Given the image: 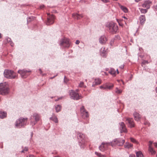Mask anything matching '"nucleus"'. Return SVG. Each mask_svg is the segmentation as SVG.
I'll return each mask as SVG.
<instances>
[{"mask_svg":"<svg viewBox=\"0 0 157 157\" xmlns=\"http://www.w3.org/2000/svg\"><path fill=\"white\" fill-rule=\"evenodd\" d=\"M108 31L112 34H115L117 32L118 27L117 24L113 22L107 23L105 25Z\"/></svg>","mask_w":157,"mask_h":157,"instance_id":"obj_1","label":"nucleus"},{"mask_svg":"<svg viewBox=\"0 0 157 157\" xmlns=\"http://www.w3.org/2000/svg\"><path fill=\"white\" fill-rule=\"evenodd\" d=\"M77 138L78 143L80 148L84 149L86 146V137L84 134L80 132H78Z\"/></svg>","mask_w":157,"mask_h":157,"instance_id":"obj_2","label":"nucleus"},{"mask_svg":"<svg viewBox=\"0 0 157 157\" xmlns=\"http://www.w3.org/2000/svg\"><path fill=\"white\" fill-rule=\"evenodd\" d=\"M28 121L27 118L21 117L17 119L15 124V127L18 128H24L27 125Z\"/></svg>","mask_w":157,"mask_h":157,"instance_id":"obj_3","label":"nucleus"},{"mask_svg":"<svg viewBox=\"0 0 157 157\" xmlns=\"http://www.w3.org/2000/svg\"><path fill=\"white\" fill-rule=\"evenodd\" d=\"M58 44L60 48L62 49L68 48L71 45L70 40L66 37L60 39Z\"/></svg>","mask_w":157,"mask_h":157,"instance_id":"obj_4","label":"nucleus"},{"mask_svg":"<svg viewBox=\"0 0 157 157\" xmlns=\"http://www.w3.org/2000/svg\"><path fill=\"white\" fill-rule=\"evenodd\" d=\"M9 88L8 84L6 82L0 83V94L6 95L8 94Z\"/></svg>","mask_w":157,"mask_h":157,"instance_id":"obj_5","label":"nucleus"},{"mask_svg":"<svg viewBox=\"0 0 157 157\" xmlns=\"http://www.w3.org/2000/svg\"><path fill=\"white\" fill-rule=\"evenodd\" d=\"M40 118V115L37 113H34L29 118L30 121V124L33 126L38 121Z\"/></svg>","mask_w":157,"mask_h":157,"instance_id":"obj_6","label":"nucleus"},{"mask_svg":"<svg viewBox=\"0 0 157 157\" xmlns=\"http://www.w3.org/2000/svg\"><path fill=\"white\" fill-rule=\"evenodd\" d=\"M4 76L8 79H14L17 77V74L13 71L5 69L4 72Z\"/></svg>","mask_w":157,"mask_h":157,"instance_id":"obj_7","label":"nucleus"},{"mask_svg":"<svg viewBox=\"0 0 157 157\" xmlns=\"http://www.w3.org/2000/svg\"><path fill=\"white\" fill-rule=\"evenodd\" d=\"M68 93L70 98L75 100H78L82 97L81 95H80L78 93L73 90H69Z\"/></svg>","mask_w":157,"mask_h":157,"instance_id":"obj_8","label":"nucleus"},{"mask_svg":"<svg viewBox=\"0 0 157 157\" xmlns=\"http://www.w3.org/2000/svg\"><path fill=\"white\" fill-rule=\"evenodd\" d=\"M124 142L125 140L124 139L120 138H116L111 141V146L112 147L117 146H121L124 144Z\"/></svg>","mask_w":157,"mask_h":157,"instance_id":"obj_9","label":"nucleus"},{"mask_svg":"<svg viewBox=\"0 0 157 157\" xmlns=\"http://www.w3.org/2000/svg\"><path fill=\"white\" fill-rule=\"evenodd\" d=\"M111 142H103L101 144L99 147V149L101 151L104 152L108 149L109 146H111Z\"/></svg>","mask_w":157,"mask_h":157,"instance_id":"obj_10","label":"nucleus"},{"mask_svg":"<svg viewBox=\"0 0 157 157\" xmlns=\"http://www.w3.org/2000/svg\"><path fill=\"white\" fill-rule=\"evenodd\" d=\"M31 72V70L29 69L26 70L25 69L19 70L17 71V73L20 75L21 77L23 78H27L29 75L28 73Z\"/></svg>","mask_w":157,"mask_h":157,"instance_id":"obj_11","label":"nucleus"},{"mask_svg":"<svg viewBox=\"0 0 157 157\" xmlns=\"http://www.w3.org/2000/svg\"><path fill=\"white\" fill-rule=\"evenodd\" d=\"M80 112L81 117L84 119H86L89 117L88 112L85 109L84 106H82L80 108Z\"/></svg>","mask_w":157,"mask_h":157,"instance_id":"obj_12","label":"nucleus"},{"mask_svg":"<svg viewBox=\"0 0 157 157\" xmlns=\"http://www.w3.org/2000/svg\"><path fill=\"white\" fill-rule=\"evenodd\" d=\"M47 14L48 15V16L47 17L46 25H52L54 23L55 17L52 14L50 15V14L49 13H48Z\"/></svg>","mask_w":157,"mask_h":157,"instance_id":"obj_13","label":"nucleus"},{"mask_svg":"<svg viewBox=\"0 0 157 157\" xmlns=\"http://www.w3.org/2000/svg\"><path fill=\"white\" fill-rule=\"evenodd\" d=\"M119 128L120 130V132L121 133H122L123 132H127V130L124 123L123 122H121L119 123Z\"/></svg>","mask_w":157,"mask_h":157,"instance_id":"obj_14","label":"nucleus"},{"mask_svg":"<svg viewBox=\"0 0 157 157\" xmlns=\"http://www.w3.org/2000/svg\"><path fill=\"white\" fill-rule=\"evenodd\" d=\"M126 121L128 123L129 127L130 128L134 127L135 123L132 118H127L126 119Z\"/></svg>","mask_w":157,"mask_h":157,"instance_id":"obj_15","label":"nucleus"},{"mask_svg":"<svg viewBox=\"0 0 157 157\" xmlns=\"http://www.w3.org/2000/svg\"><path fill=\"white\" fill-rule=\"evenodd\" d=\"M152 2L150 0H147L144 1L143 3L142 4V6L144 8L148 9L150 8Z\"/></svg>","mask_w":157,"mask_h":157,"instance_id":"obj_16","label":"nucleus"},{"mask_svg":"<svg viewBox=\"0 0 157 157\" xmlns=\"http://www.w3.org/2000/svg\"><path fill=\"white\" fill-rule=\"evenodd\" d=\"M107 39L105 35H102L99 39V42L101 44H104L107 41Z\"/></svg>","mask_w":157,"mask_h":157,"instance_id":"obj_17","label":"nucleus"},{"mask_svg":"<svg viewBox=\"0 0 157 157\" xmlns=\"http://www.w3.org/2000/svg\"><path fill=\"white\" fill-rule=\"evenodd\" d=\"M101 80L99 78H96L94 79V81L93 82L92 86L94 87L95 86L99 85L101 83Z\"/></svg>","mask_w":157,"mask_h":157,"instance_id":"obj_18","label":"nucleus"},{"mask_svg":"<svg viewBox=\"0 0 157 157\" xmlns=\"http://www.w3.org/2000/svg\"><path fill=\"white\" fill-rule=\"evenodd\" d=\"M120 37L118 35H116L114 38L112 39L109 42V44L111 46H113L114 42L117 40H119Z\"/></svg>","mask_w":157,"mask_h":157,"instance_id":"obj_19","label":"nucleus"},{"mask_svg":"<svg viewBox=\"0 0 157 157\" xmlns=\"http://www.w3.org/2000/svg\"><path fill=\"white\" fill-rule=\"evenodd\" d=\"M72 16L74 18L78 20L83 17V14H79L77 13H75L72 14Z\"/></svg>","mask_w":157,"mask_h":157,"instance_id":"obj_20","label":"nucleus"},{"mask_svg":"<svg viewBox=\"0 0 157 157\" xmlns=\"http://www.w3.org/2000/svg\"><path fill=\"white\" fill-rule=\"evenodd\" d=\"M50 120H52L56 123H58V120L57 116L54 113H53L52 116L49 118Z\"/></svg>","mask_w":157,"mask_h":157,"instance_id":"obj_21","label":"nucleus"},{"mask_svg":"<svg viewBox=\"0 0 157 157\" xmlns=\"http://www.w3.org/2000/svg\"><path fill=\"white\" fill-rule=\"evenodd\" d=\"M133 115L135 120L137 121H139L140 119V114L136 112H135L133 113Z\"/></svg>","mask_w":157,"mask_h":157,"instance_id":"obj_22","label":"nucleus"},{"mask_svg":"<svg viewBox=\"0 0 157 157\" xmlns=\"http://www.w3.org/2000/svg\"><path fill=\"white\" fill-rule=\"evenodd\" d=\"M7 113L6 112L0 111V118L3 119L7 117Z\"/></svg>","mask_w":157,"mask_h":157,"instance_id":"obj_23","label":"nucleus"},{"mask_svg":"<svg viewBox=\"0 0 157 157\" xmlns=\"http://www.w3.org/2000/svg\"><path fill=\"white\" fill-rule=\"evenodd\" d=\"M101 55L103 57H106V56L107 54L106 53V51L105 50L104 48L102 47L101 49Z\"/></svg>","mask_w":157,"mask_h":157,"instance_id":"obj_24","label":"nucleus"},{"mask_svg":"<svg viewBox=\"0 0 157 157\" xmlns=\"http://www.w3.org/2000/svg\"><path fill=\"white\" fill-rule=\"evenodd\" d=\"M119 6L121 9L124 13H126L128 12V10L126 7L122 6L119 3Z\"/></svg>","mask_w":157,"mask_h":157,"instance_id":"obj_25","label":"nucleus"},{"mask_svg":"<svg viewBox=\"0 0 157 157\" xmlns=\"http://www.w3.org/2000/svg\"><path fill=\"white\" fill-rule=\"evenodd\" d=\"M139 20L141 23H144L146 21L145 16L144 15H142L140 16L139 17Z\"/></svg>","mask_w":157,"mask_h":157,"instance_id":"obj_26","label":"nucleus"},{"mask_svg":"<svg viewBox=\"0 0 157 157\" xmlns=\"http://www.w3.org/2000/svg\"><path fill=\"white\" fill-rule=\"evenodd\" d=\"M109 72L113 76L116 75V71L114 68H111Z\"/></svg>","mask_w":157,"mask_h":157,"instance_id":"obj_27","label":"nucleus"},{"mask_svg":"<svg viewBox=\"0 0 157 157\" xmlns=\"http://www.w3.org/2000/svg\"><path fill=\"white\" fill-rule=\"evenodd\" d=\"M148 150L152 155H154L156 153V151L154 150V148L152 147H151L150 146L148 147Z\"/></svg>","mask_w":157,"mask_h":157,"instance_id":"obj_28","label":"nucleus"},{"mask_svg":"<svg viewBox=\"0 0 157 157\" xmlns=\"http://www.w3.org/2000/svg\"><path fill=\"white\" fill-rule=\"evenodd\" d=\"M55 108L56 109V112L58 113L60 111L62 107L59 105H57L55 106Z\"/></svg>","mask_w":157,"mask_h":157,"instance_id":"obj_29","label":"nucleus"},{"mask_svg":"<svg viewBox=\"0 0 157 157\" xmlns=\"http://www.w3.org/2000/svg\"><path fill=\"white\" fill-rule=\"evenodd\" d=\"M132 146V144L128 142H126L124 145V147L128 149L130 148Z\"/></svg>","mask_w":157,"mask_h":157,"instance_id":"obj_30","label":"nucleus"},{"mask_svg":"<svg viewBox=\"0 0 157 157\" xmlns=\"http://www.w3.org/2000/svg\"><path fill=\"white\" fill-rule=\"evenodd\" d=\"M136 157H143L144 155L141 151H136Z\"/></svg>","mask_w":157,"mask_h":157,"instance_id":"obj_31","label":"nucleus"},{"mask_svg":"<svg viewBox=\"0 0 157 157\" xmlns=\"http://www.w3.org/2000/svg\"><path fill=\"white\" fill-rule=\"evenodd\" d=\"M95 154L96 155L99 157H105L106 155H102L100 153H99L97 151L95 152Z\"/></svg>","mask_w":157,"mask_h":157,"instance_id":"obj_32","label":"nucleus"},{"mask_svg":"<svg viewBox=\"0 0 157 157\" xmlns=\"http://www.w3.org/2000/svg\"><path fill=\"white\" fill-rule=\"evenodd\" d=\"M122 92V90L120 89H119L118 87H116L115 89V93L117 94H121Z\"/></svg>","mask_w":157,"mask_h":157,"instance_id":"obj_33","label":"nucleus"},{"mask_svg":"<svg viewBox=\"0 0 157 157\" xmlns=\"http://www.w3.org/2000/svg\"><path fill=\"white\" fill-rule=\"evenodd\" d=\"M114 85L112 83H107V89L110 90L112 88H113V87Z\"/></svg>","mask_w":157,"mask_h":157,"instance_id":"obj_34","label":"nucleus"},{"mask_svg":"<svg viewBox=\"0 0 157 157\" xmlns=\"http://www.w3.org/2000/svg\"><path fill=\"white\" fill-rule=\"evenodd\" d=\"M34 17L33 16H31L28 17L27 18V22L28 23L29 22H30L32 20H33L34 19Z\"/></svg>","mask_w":157,"mask_h":157,"instance_id":"obj_35","label":"nucleus"},{"mask_svg":"<svg viewBox=\"0 0 157 157\" xmlns=\"http://www.w3.org/2000/svg\"><path fill=\"white\" fill-rule=\"evenodd\" d=\"M28 151V147H23V149L21 151V153H25Z\"/></svg>","mask_w":157,"mask_h":157,"instance_id":"obj_36","label":"nucleus"},{"mask_svg":"<svg viewBox=\"0 0 157 157\" xmlns=\"http://www.w3.org/2000/svg\"><path fill=\"white\" fill-rule=\"evenodd\" d=\"M100 88L101 89H107V83H106L103 85L101 86H100Z\"/></svg>","mask_w":157,"mask_h":157,"instance_id":"obj_37","label":"nucleus"},{"mask_svg":"<svg viewBox=\"0 0 157 157\" xmlns=\"http://www.w3.org/2000/svg\"><path fill=\"white\" fill-rule=\"evenodd\" d=\"M5 42H6V43H9L12 40L10 38L8 37H6L5 38Z\"/></svg>","mask_w":157,"mask_h":157,"instance_id":"obj_38","label":"nucleus"},{"mask_svg":"<svg viewBox=\"0 0 157 157\" xmlns=\"http://www.w3.org/2000/svg\"><path fill=\"white\" fill-rule=\"evenodd\" d=\"M147 9H141L140 10V12L142 13H146L147 11Z\"/></svg>","mask_w":157,"mask_h":157,"instance_id":"obj_39","label":"nucleus"},{"mask_svg":"<svg viewBox=\"0 0 157 157\" xmlns=\"http://www.w3.org/2000/svg\"><path fill=\"white\" fill-rule=\"evenodd\" d=\"M130 141L133 143L137 144H138V142L134 138L131 137L130 138Z\"/></svg>","mask_w":157,"mask_h":157,"instance_id":"obj_40","label":"nucleus"},{"mask_svg":"<svg viewBox=\"0 0 157 157\" xmlns=\"http://www.w3.org/2000/svg\"><path fill=\"white\" fill-rule=\"evenodd\" d=\"M79 86L80 87H84L86 88V86L84 85L83 82H81L79 85Z\"/></svg>","mask_w":157,"mask_h":157,"instance_id":"obj_41","label":"nucleus"},{"mask_svg":"<svg viewBox=\"0 0 157 157\" xmlns=\"http://www.w3.org/2000/svg\"><path fill=\"white\" fill-rule=\"evenodd\" d=\"M148 62L147 60H144L141 63V65L143 67L144 64H148Z\"/></svg>","mask_w":157,"mask_h":157,"instance_id":"obj_42","label":"nucleus"},{"mask_svg":"<svg viewBox=\"0 0 157 157\" xmlns=\"http://www.w3.org/2000/svg\"><path fill=\"white\" fill-rule=\"evenodd\" d=\"M144 124L146 125H147L148 126H150V123L147 121H145L144 123Z\"/></svg>","mask_w":157,"mask_h":157,"instance_id":"obj_43","label":"nucleus"},{"mask_svg":"<svg viewBox=\"0 0 157 157\" xmlns=\"http://www.w3.org/2000/svg\"><path fill=\"white\" fill-rule=\"evenodd\" d=\"M82 122L83 123V124H88L89 122V120H87L86 121H82Z\"/></svg>","mask_w":157,"mask_h":157,"instance_id":"obj_44","label":"nucleus"},{"mask_svg":"<svg viewBox=\"0 0 157 157\" xmlns=\"http://www.w3.org/2000/svg\"><path fill=\"white\" fill-rule=\"evenodd\" d=\"M68 80H68V79L66 78V76H64V80H63L64 82L65 83H67L68 82Z\"/></svg>","mask_w":157,"mask_h":157,"instance_id":"obj_45","label":"nucleus"},{"mask_svg":"<svg viewBox=\"0 0 157 157\" xmlns=\"http://www.w3.org/2000/svg\"><path fill=\"white\" fill-rule=\"evenodd\" d=\"M63 98V96L59 97L57 99H56L55 100V101H59L60 100L62 99Z\"/></svg>","mask_w":157,"mask_h":157,"instance_id":"obj_46","label":"nucleus"},{"mask_svg":"<svg viewBox=\"0 0 157 157\" xmlns=\"http://www.w3.org/2000/svg\"><path fill=\"white\" fill-rule=\"evenodd\" d=\"M149 144L148 145V147H149L150 146L151 147H152V145L153 143V142L151 141H150L149 142Z\"/></svg>","mask_w":157,"mask_h":157,"instance_id":"obj_47","label":"nucleus"},{"mask_svg":"<svg viewBox=\"0 0 157 157\" xmlns=\"http://www.w3.org/2000/svg\"><path fill=\"white\" fill-rule=\"evenodd\" d=\"M33 132H31V135H30V136H31V138H30V141L33 140L32 137L33 136Z\"/></svg>","mask_w":157,"mask_h":157,"instance_id":"obj_48","label":"nucleus"},{"mask_svg":"<svg viewBox=\"0 0 157 157\" xmlns=\"http://www.w3.org/2000/svg\"><path fill=\"white\" fill-rule=\"evenodd\" d=\"M45 6L44 5L42 4L40 6L39 8L40 9H41L44 7Z\"/></svg>","mask_w":157,"mask_h":157,"instance_id":"obj_49","label":"nucleus"},{"mask_svg":"<svg viewBox=\"0 0 157 157\" xmlns=\"http://www.w3.org/2000/svg\"><path fill=\"white\" fill-rule=\"evenodd\" d=\"M10 45L12 47H13L14 45V44L11 41L10 43Z\"/></svg>","mask_w":157,"mask_h":157,"instance_id":"obj_50","label":"nucleus"},{"mask_svg":"<svg viewBox=\"0 0 157 157\" xmlns=\"http://www.w3.org/2000/svg\"><path fill=\"white\" fill-rule=\"evenodd\" d=\"M102 2H103L104 3H108L109 2V1L108 0H101Z\"/></svg>","mask_w":157,"mask_h":157,"instance_id":"obj_51","label":"nucleus"},{"mask_svg":"<svg viewBox=\"0 0 157 157\" xmlns=\"http://www.w3.org/2000/svg\"><path fill=\"white\" fill-rule=\"evenodd\" d=\"M124 64H122L120 66L119 68L121 69H123L124 68Z\"/></svg>","mask_w":157,"mask_h":157,"instance_id":"obj_52","label":"nucleus"},{"mask_svg":"<svg viewBox=\"0 0 157 157\" xmlns=\"http://www.w3.org/2000/svg\"><path fill=\"white\" fill-rule=\"evenodd\" d=\"M129 157H136V156L134 154H131L129 155Z\"/></svg>","mask_w":157,"mask_h":157,"instance_id":"obj_53","label":"nucleus"},{"mask_svg":"<svg viewBox=\"0 0 157 157\" xmlns=\"http://www.w3.org/2000/svg\"><path fill=\"white\" fill-rule=\"evenodd\" d=\"M39 71L40 74L41 75L43 73V72H42V70H41V69H39Z\"/></svg>","mask_w":157,"mask_h":157,"instance_id":"obj_54","label":"nucleus"},{"mask_svg":"<svg viewBox=\"0 0 157 157\" xmlns=\"http://www.w3.org/2000/svg\"><path fill=\"white\" fill-rule=\"evenodd\" d=\"M80 43V41L79 40H76V41H75V44H78Z\"/></svg>","mask_w":157,"mask_h":157,"instance_id":"obj_55","label":"nucleus"},{"mask_svg":"<svg viewBox=\"0 0 157 157\" xmlns=\"http://www.w3.org/2000/svg\"><path fill=\"white\" fill-rule=\"evenodd\" d=\"M57 75H58V74H57L56 75H55L53 77H51L50 78L51 79H52L54 78H55L56 76Z\"/></svg>","mask_w":157,"mask_h":157,"instance_id":"obj_56","label":"nucleus"},{"mask_svg":"<svg viewBox=\"0 0 157 157\" xmlns=\"http://www.w3.org/2000/svg\"><path fill=\"white\" fill-rule=\"evenodd\" d=\"M26 157H35L34 155H29L27 156Z\"/></svg>","mask_w":157,"mask_h":157,"instance_id":"obj_57","label":"nucleus"},{"mask_svg":"<svg viewBox=\"0 0 157 157\" xmlns=\"http://www.w3.org/2000/svg\"><path fill=\"white\" fill-rule=\"evenodd\" d=\"M154 146L156 148H157V143H154Z\"/></svg>","mask_w":157,"mask_h":157,"instance_id":"obj_58","label":"nucleus"},{"mask_svg":"<svg viewBox=\"0 0 157 157\" xmlns=\"http://www.w3.org/2000/svg\"><path fill=\"white\" fill-rule=\"evenodd\" d=\"M155 10H157V4L155 5Z\"/></svg>","mask_w":157,"mask_h":157,"instance_id":"obj_59","label":"nucleus"},{"mask_svg":"<svg viewBox=\"0 0 157 157\" xmlns=\"http://www.w3.org/2000/svg\"><path fill=\"white\" fill-rule=\"evenodd\" d=\"M41 75L42 76H45V75H46V73H44V74L42 73V74Z\"/></svg>","mask_w":157,"mask_h":157,"instance_id":"obj_60","label":"nucleus"},{"mask_svg":"<svg viewBox=\"0 0 157 157\" xmlns=\"http://www.w3.org/2000/svg\"><path fill=\"white\" fill-rule=\"evenodd\" d=\"M76 92L78 93V92L79 90L78 89H76V90L75 91Z\"/></svg>","mask_w":157,"mask_h":157,"instance_id":"obj_61","label":"nucleus"},{"mask_svg":"<svg viewBox=\"0 0 157 157\" xmlns=\"http://www.w3.org/2000/svg\"><path fill=\"white\" fill-rule=\"evenodd\" d=\"M104 73H105V75H108V74H107V73H106V72H104Z\"/></svg>","mask_w":157,"mask_h":157,"instance_id":"obj_62","label":"nucleus"},{"mask_svg":"<svg viewBox=\"0 0 157 157\" xmlns=\"http://www.w3.org/2000/svg\"><path fill=\"white\" fill-rule=\"evenodd\" d=\"M116 71H117V74H119V71H118V69H117V70H116Z\"/></svg>","mask_w":157,"mask_h":157,"instance_id":"obj_63","label":"nucleus"},{"mask_svg":"<svg viewBox=\"0 0 157 157\" xmlns=\"http://www.w3.org/2000/svg\"><path fill=\"white\" fill-rule=\"evenodd\" d=\"M109 68H106V69H105V70H106V71H108L109 70Z\"/></svg>","mask_w":157,"mask_h":157,"instance_id":"obj_64","label":"nucleus"}]
</instances>
